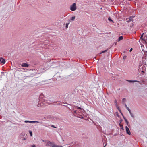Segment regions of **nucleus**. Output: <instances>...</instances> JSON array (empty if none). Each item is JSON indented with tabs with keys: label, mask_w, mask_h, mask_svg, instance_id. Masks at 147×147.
Wrapping results in <instances>:
<instances>
[{
	"label": "nucleus",
	"mask_w": 147,
	"mask_h": 147,
	"mask_svg": "<svg viewBox=\"0 0 147 147\" xmlns=\"http://www.w3.org/2000/svg\"><path fill=\"white\" fill-rule=\"evenodd\" d=\"M41 105L38 104V107H40L41 106Z\"/></svg>",
	"instance_id": "nucleus-33"
},
{
	"label": "nucleus",
	"mask_w": 147,
	"mask_h": 147,
	"mask_svg": "<svg viewBox=\"0 0 147 147\" xmlns=\"http://www.w3.org/2000/svg\"><path fill=\"white\" fill-rule=\"evenodd\" d=\"M125 119V123H126L127 124V125L128 126V127H129V123L127 121V120L126 119Z\"/></svg>",
	"instance_id": "nucleus-8"
},
{
	"label": "nucleus",
	"mask_w": 147,
	"mask_h": 147,
	"mask_svg": "<svg viewBox=\"0 0 147 147\" xmlns=\"http://www.w3.org/2000/svg\"><path fill=\"white\" fill-rule=\"evenodd\" d=\"M70 9L72 11H74V4H73L71 5L70 7Z\"/></svg>",
	"instance_id": "nucleus-10"
},
{
	"label": "nucleus",
	"mask_w": 147,
	"mask_h": 147,
	"mask_svg": "<svg viewBox=\"0 0 147 147\" xmlns=\"http://www.w3.org/2000/svg\"><path fill=\"white\" fill-rule=\"evenodd\" d=\"M126 101V99L125 98H124L122 99V102L123 104H125V103Z\"/></svg>",
	"instance_id": "nucleus-7"
},
{
	"label": "nucleus",
	"mask_w": 147,
	"mask_h": 147,
	"mask_svg": "<svg viewBox=\"0 0 147 147\" xmlns=\"http://www.w3.org/2000/svg\"><path fill=\"white\" fill-rule=\"evenodd\" d=\"M106 50H105V51H102L100 53V54H101V53H104V52H106Z\"/></svg>",
	"instance_id": "nucleus-26"
},
{
	"label": "nucleus",
	"mask_w": 147,
	"mask_h": 147,
	"mask_svg": "<svg viewBox=\"0 0 147 147\" xmlns=\"http://www.w3.org/2000/svg\"><path fill=\"white\" fill-rule=\"evenodd\" d=\"M76 9V4L74 3V11Z\"/></svg>",
	"instance_id": "nucleus-23"
},
{
	"label": "nucleus",
	"mask_w": 147,
	"mask_h": 147,
	"mask_svg": "<svg viewBox=\"0 0 147 147\" xmlns=\"http://www.w3.org/2000/svg\"><path fill=\"white\" fill-rule=\"evenodd\" d=\"M53 103V102H50V103H49V104H52Z\"/></svg>",
	"instance_id": "nucleus-30"
},
{
	"label": "nucleus",
	"mask_w": 147,
	"mask_h": 147,
	"mask_svg": "<svg viewBox=\"0 0 147 147\" xmlns=\"http://www.w3.org/2000/svg\"><path fill=\"white\" fill-rule=\"evenodd\" d=\"M105 145L104 146V147H105Z\"/></svg>",
	"instance_id": "nucleus-40"
},
{
	"label": "nucleus",
	"mask_w": 147,
	"mask_h": 147,
	"mask_svg": "<svg viewBox=\"0 0 147 147\" xmlns=\"http://www.w3.org/2000/svg\"><path fill=\"white\" fill-rule=\"evenodd\" d=\"M125 107H126V108H127V110L129 111V112L130 111V109L129 108V107H128L127 105L125 104Z\"/></svg>",
	"instance_id": "nucleus-12"
},
{
	"label": "nucleus",
	"mask_w": 147,
	"mask_h": 147,
	"mask_svg": "<svg viewBox=\"0 0 147 147\" xmlns=\"http://www.w3.org/2000/svg\"><path fill=\"white\" fill-rule=\"evenodd\" d=\"M132 49H133L132 48H131L130 49V50H129V51H130V52H131V51H132Z\"/></svg>",
	"instance_id": "nucleus-28"
},
{
	"label": "nucleus",
	"mask_w": 147,
	"mask_h": 147,
	"mask_svg": "<svg viewBox=\"0 0 147 147\" xmlns=\"http://www.w3.org/2000/svg\"><path fill=\"white\" fill-rule=\"evenodd\" d=\"M121 129L123 130V127H121Z\"/></svg>",
	"instance_id": "nucleus-35"
},
{
	"label": "nucleus",
	"mask_w": 147,
	"mask_h": 147,
	"mask_svg": "<svg viewBox=\"0 0 147 147\" xmlns=\"http://www.w3.org/2000/svg\"><path fill=\"white\" fill-rule=\"evenodd\" d=\"M116 107L117 109L118 110L120 111V112L121 113V110L120 108H119V106L117 105L116 106Z\"/></svg>",
	"instance_id": "nucleus-16"
},
{
	"label": "nucleus",
	"mask_w": 147,
	"mask_h": 147,
	"mask_svg": "<svg viewBox=\"0 0 147 147\" xmlns=\"http://www.w3.org/2000/svg\"><path fill=\"white\" fill-rule=\"evenodd\" d=\"M143 35H144V34H143L142 35V36H141V37H143Z\"/></svg>",
	"instance_id": "nucleus-34"
},
{
	"label": "nucleus",
	"mask_w": 147,
	"mask_h": 147,
	"mask_svg": "<svg viewBox=\"0 0 147 147\" xmlns=\"http://www.w3.org/2000/svg\"><path fill=\"white\" fill-rule=\"evenodd\" d=\"M31 146L32 147H35V145H32Z\"/></svg>",
	"instance_id": "nucleus-31"
},
{
	"label": "nucleus",
	"mask_w": 147,
	"mask_h": 147,
	"mask_svg": "<svg viewBox=\"0 0 147 147\" xmlns=\"http://www.w3.org/2000/svg\"><path fill=\"white\" fill-rule=\"evenodd\" d=\"M52 143L49 141H48V142L47 143V145H52Z\"/></svg>",
	"instance_id": "nucleus-13"
},
{
	"label": "nucleus",
	"mask_w": 147,
	"mask_h": 147,
	"mask_svg": "<svg viewBox=\"0 0 147 147\" xmlns=\"http://www.w3.org/2000/svg\"><path fill=\"white\" fill-rule=\"evenodd\" d=\"M108 20H109V21H113L111 19L109 18H108Z\"/></svg>",
	"instance_id": "nucleus-27"
},
{
	"label": "nucleus",
	"mask_w": 147,
	"mask_h": 147,
	"mask_svg": "<svg viewBox=\"0 0 147 147\" xmlns=\"http://www.w3.org/2000/svg\"><path fill=\"white\" fill-rule=\"evenodd\" d=\"M133 16L130 17L129 18V19L131 21H132V18H133Z\"/></svg>",
	"instance_id": "nucleus-21"
},
{
	"label": "nucleus",
	"mask_w": 147,
	"mask_h": 147,
	"mask_svg": "<svg viewBox=\"0 0 147 147\" xmlns=\"http://www.w3.org/2000/svg\"><path fill=\"white\" fill-rule=\"evenodd\" d=\"M5 59H3L2 57L0 58V63L4 64L5 63Z\"/></svg>",
	"instance_id": "nucleus-3"
},
{
	"label": "nucleus",
	"mask_w": 147,
	"mask_h": 147,
	"mask_svg": "<svg viewBox=\"0 0 147 147\" xmlns=\"http://www.w3.org/2000/svg\"><path fill=\"white\" fill-rule=\"evenodd\" d=\"M144 55L146 57L147 55V51H144Z\"/></svg>",
	"instance_id": "nucleus-17"
},
{
	"label": "nucleus",
	"mask_w": 147,
	"mask_h": 147,
	"mask_svg": "<svg viewBox=\"0 0 147 147\" xmlns=\"http://www.w3.org/2000/svg\"><path fill=\"white\" fill-rule=\"evenodd\" d=\"M71 20H74V17H72V18H71Z\"/></svg>",
	"instance_id": "nucleus-29"
},
{
	"label": "nucleus",
	"mask_w": 147,
	"mask_h": 147,
	"mask_svg": "<svg viewBox=\"0 0 147 147\" xmlns=\"http://www.w3.org/2000/svg\"><path fill=\"white\" fill-rule=\"evenodd\" d=\"M21 66L22 67H28L29 66V65L26 63H22L21 65Z\"/></svg>",
	"instance_id": "nucleus-4"
},
{
	"label": "nucleus",
	"mask_w": 147,
	"mask_h": 147,
	"mask_svg": "<svg viewBox=\"0 0 147 147\" xmlns=\"http://www.w3.org/2000/svg\"><path fill=\"white\" fill-rule=\"evenodd\" d=\"M140 67H141V66H140Z\"/></svg>",
	"instance_id": "nucleus-38"
},
{
	"label": "nucleus",
	"mask_w": 147,
	"mask_h": 147,
	"mask_svg": "<svg viewBox=\"0 0 147 147\" xmlns=\"http://www.w3.org/2000/svg\"><path fill=\"white\" fill-rule=\"evenodd\" d=\"M69 23H67L66 24V26H65V27H66V28H68V25L69 24Z\"/></svg>",
	"instance_id": "nucleus-19"
},
{
	"label": "nucleus",
	"mask_w": 147,
	"mask_h": 147,
	"mask_svg": "<svg viewBox=\"0 0 147 147\" xmlns=\"http://www.w3.org/2000/svg\"><path fill=\"white\" fill-rule=\"evenodd\" d=\"M25 139H26L25 138H24L23 140H25Z\"/></svg>",
	"instance_id": "nucleus-36"
},
{
	"label": "nucleus",
	"mask_w": 147,
	"mask_h": 147,
	"mask_svg": "<svg viewBox=\"0 0 147 147\" xmlns=\"http://www.w3.org/2000/svg\"><path fill=\"white\" fill-rule=\"evenodd\" d=\"M127 22H131L130 20L129 19V18H127L126 19Z\"/></svg>",
	"instance_id": "nucleus-20"
},
{
	"label": "nucleus",
	"mask_w": 147,
	"mask_h": 147,
	"mask_svg": "<svg viewBox=\"0 0 147 147\" xmlns=\"http://www.w3.org/2000/svg\"><path fill=\"white\" fill-rule=\"evenodd\" d=\"M144 40L146 43H147V37H146V38H144Z\"/></svg>",
	"instance_id": "nucleus-24"
},
{
	"label": "nucleus",
	"mask_w": 147,
	"mask_h": 147,
	"mask_svg": "<svg viewBox=\"0 0 147 147\" xmlns=\"http://www.w3.org/2000/svg\"><path fill=\"white\" fill-rule=\"evenodd\" d=\"M75 109H76L75 110L76 111H74V114L75 113H78L81 114L82 115L78 114V117L80 118H83V116L85 117L88 118V115H86V113L84 112V110L83 109L81 108L80 107H75Z\"/></svg>",
	"instance_id": "nucleus-1"
},
{
	"label": "nucleus",
	"mask_w": 147,
	"mask_h": 147,
	"mask_svg": "<svg viewBox=\"0 0 147 147\" xmlns=\"http://www.w3.org/2000/svg\"><path fill=\"white\" fill-rule=\"evenodd\" d=\"M52 127H54V128H56V127H55L54 126V125H52Z\"/></svg>",
	"instance_id": "nucleus-32"
},
{
	"label": "nucleus",
	"mask_w": 147,
	"mask_h": 147,
	"mask_svg": "<svg viewBox=\"0 0 147 147\" xmlns=\"http://www.w3.org/2000/svg\"><path fill=\"white\" fill-rule=\"evenodd\" d=\"M128 81L130 82H139V81H137V80H128Z\"/></svg>",
	"instance_id": "nucleus-11"
},
{
	"label": "nucleus",
	"mask_w": 147,
	"mask_h": 147,
	"mask_svg": "<svg viewBox=\"0 0 147 147\" xmlns=\"http://www.w3.org/2000/svg\"><path fill=\"white\" fill-rule=\"evenodd\" d=\"M129 113L131 115V116L132 117H134V115H133V114L131 112V111H130L129 112Z\"/></svg>",
	"instance_id": "nucleus-15"
},
{
	"label": "nucleus",
	"mask_w": 147,
	"mask_h": 147,
	"mask_svg": "<svg viewBox=\"0 0 147 147\" xmlns=\"http://www.w3.org/2000/svg\"><path fill=\"white\" fill-rule=\"evenodd\" d=\"M39 122L37 121H30V123H39Z\"/></svg>",
	"instance_id": "nucleus-9"
},
{
	"label": "nucleus",
	"mask_w": 147,
	"mask_h": 147,
	"mask_svg": "<svg viewBox=\"0 0 147 147\" xmlns=\"http://www.w3.org/2000/svg\"><path fill=\"white\" fill-rule=\"evenodd\" d=\"M125 51H124V53H125Z\"/></svg>",
	"instance_id": "nucleus-37"
},
{
	"label": "nucleus",
	"mask_w": 147,
	"mask_h": 147,
	"mask_svg": "<svg viewBox=\"0 0 147 147\" xmlns=\"http://www.w3.org/2000/svg\"><path fill=\"white\" fill-rule=\"evenodd\" d=\"M30 121H31L26 120V121H24V122L25 123H30Z\"/></svg>",
	"instance_id": "nucleus-18"
},
{
	"label": "nucleus",
	"mask_w": 147,
	"mask_h": 147,
	"mask_svg": "<svg viewBox=\"0 0 147 147\" xmlns=\"http://www.w3.org/2000/svg\"><path fill=\"white\" fill-rule=\"evenodd\" d=\"M29 133H30V136H32V132L30 131H29Z\"/></svg>",
	"instance_id": "nucleus-22"
},
{
	"label": "nucleus",
	"mask_w": 147,
	"mask_h": 147,
	"mask_svg": "<svg viewBox=\"0 0 147 147\" xmlns=\"http://www.w3.org/2000/svg\"><path fill=\"white\" fill-rule=\"evenodd\" d=\"M125 129L127 133L129 135H130L131 134V133L129 128L126 126L125 127Z\"/></svg>",
	"instance_id": "nucleus-2"
},
{
	"label": "nucleus",
	"mask_w": 147,
	"mask_h": 147,
	"mask_svg": "<svg viewBox=\"0 0 147 147\" xmlns=\"http://www.w3.org/2000/svg\"><path fill=\"white\" fill-rule=\"evenodd\" d=\"M52 147H62V146H58V145H56L54 144L52 145Z\"/></svg>",
	"instance_id": "nucleus-6"
},
{
	"label": "nucleus",
	"mask_w": 147,
	"mask_h": 147,
	"mask_svg": "<svg viewBox=\"0 0 147 147\" xmlns=\"http://www.w3.org/2000/svg\"><path fill=\"white\" fill-rule=\"evenodd\" d=\"M126 57H126V56H125H125H124L123 57V59H124V60H125V59H126Z\"/></svg>",
	"instance_id": "nucleus-25"
},
{
	"label": "nucleus",
	"mask_w": 147,
	"mask_h": 147,
	"mask_svg": "<svg viewBox=\"0 0 147 147\" xmlns=\"http://www.w3.org/2000/svg\"><path fill=\"white\" fill-rule=\"evenodd\" d=\"M140 67H141V66H140Z\"/></svg>",
	"instance_id": "nucleus-39"
},
{
	"label": "nucleus",
	"mask_w": 147,
	"mask_h": 147,
	"mask_svg": "<svg viewBox=\"0 0 147 147\" xmlns=\"http://www.w3.org/2000/svg\"><path fill=\"white\" fill-rule=\"evenodd\" d=\"M123 38V36H120L119 38V40L120 41L121 40H122Z\"/></svg>",
	"instance_id": "nucleus-14"
},
{
	"label": "nucleus",
	"mask_w": 147,
	"mask_h": 147,
	"mask_svg": "<svg viewBox=\"0 0 147 147\" xmlns=\"http://www.w3.org/2000/svg\"><path fill=\"white\" fill-rule=\"evenodd\" d=\"M142 68L143 69L142 70H141L140 68L139 70L140 71H141L142 72H143L144 73V71L145 70V69H146L145 67L144 66H142Z\"/></svg>",
	"instance_id": "nucleus-5"
}]
</instances>
